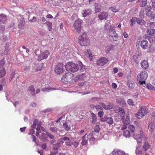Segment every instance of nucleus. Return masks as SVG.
<instances>
[{
    "label": "nucleus",
    "mask_w": 155,
    "mask_h": 155,
    "mask_svg": "<svg viewBox=\"0 0 155 155\" xmlns=\"http://www.w3.org/2000/svg\"><path fill=\"white\" fill-rule=\"evenodd\" d=\"M5 58L1 60L0 61V68H2L5 64Z\"/></svg>",
    "instance_id": "obj_55"
},
{
    "label": "nucleus",
    "mask_w": 155,
    "mask_h": 155,
    "mask_svg": "<svg viewBox=\"0 0 155 155\" xmlns=\"http://www.w3.org/2000/svg\"><path fill=\"white\" fill-rule=\"evenodd\" d=\"M127 103L129 105H131L132 106H134V101L131 99H129L128 100Z\"/></svg>",
    "instance_id": "obj_56"
},
{
    "label": "nucleus",
    "mask_w": 155,
    "mask_h": 155,
    "mask_svg": "<svg viewBox=\"0 0 155 155\" xmlns=\"http://www.w3.org/2000/svg\"><path fill=\"white\" fill-rule=\"evenodd\" d=\"M60 146V144L59 143H57L56 144H54L53 145V149L54 150H57Z\"/></svg>",
    "instance_id": "obj_40"
},
{
    "label": "nucleus",
    "mask_w": 155,
    "mask_h": 155,
    "mask_svg": "<svg viewBox=\"0 0 155 155\" xmlns=\"http://www.w3.org/2000/svg\"><path fill=\"white\" fill-rule=\"evenodd\" d=\"M41 127L38 125L37 126V128L36 129V130H37L36 133V135L38 137L39 135V134L40 133H41V131L40 130Z\"/></svg>",
    "instance_id": "obj_41"
},
{
    "label": "nucleus",
    "mask_w": 155,
    "mask_h": 155,
    "mask_svg": "<svg viewBox=\"0 0 155 155\" xmlns=\"http://www.w3.org/2000/svg\"><path fill=\"white\" fill-rule=\"evenodd\" d=\"M120 7L119 6H116L113 7H110L109 9L110 10L113 12H116L119 10Z\"/></svg>",
    "instance_id": "obj_24"
},
{
    "label": "nucleus",
    "mask_w": 155,
    "mask_h": 155,
    "mask_svg": "<svg viewBox=\"0 0 155 155\" xmlns=\"http://www.w3.org/2000/svg\"><path fill=\"white\" fill-rule=\"evenodd\" d=\"M112 153L113 155H127L124 151L119 150H114Z\"/></svg>",
    "instance_id": "obj_17"
},
{
    "label": "nucleus",
    "mask_w": 155,
    "mask_h": 155,
    "mask_svg": "<svg viewBox=\"0 0 155 155\" xmlns=\"http://www.w3.org/2000/svg\"><path fill=\"white\" fill-rule=\"evenodd\" d=\"M111 29H110L109 31V38L111 41H116L118 39V35L116 33L114 27H111Z\"/></svg>",
    "instance_id": "obj_5"
},
{
    "label": "nucleus",
    "mask_w": 155,
    "mask_h": 155,
    "mask_svg": "<svg viewBox=\"0 0 155 155\" xmlns=\"http://www.w3.org/2000/svg\"><path fill=\"white\" fill-rule=\"evenodd\" d=\"M143 134L142 130H140V134H137L136 133L134 134L133 137L136 140L138 143L142 142L143 139Z\"/></svg>",
    "instance_id": "obj_8"
},
{
    "label": "nucleus",
    "mask_w": 155,
    "mask_h": 155,
    "mask_svg": "<svg viewBox=\"0 0 155 155\" xmlns=\"http://www.w3.org/2000/svg\"><path fill=\"white\" fill-rule=\"evenodd\" d=\"M146 87L147 89L150 90L154 89L155 90V89L153 86L150 84H147Z\"/></svg>",
    "instance_id": "obj_37"
},
{
    "label": "nucleus",
    "mask_w": 155,
    "mask_h": 155,
    "mask_svg": "<svg viewBox=\"0 0 155 155\" xmlns=\"http://www.w3.org/2000/svg\"><path fill=\"white\" fill-rule=\"evenodd\" d=\"M52 89L50 87H49L42 89L41 90V91L44 92H46L50 90H52Z\"/></svg>",
    "instance_id": "obj_62"
},
{
    "label": "nucleus",
    "mask_w": 155,
    "mask_h": 155,
    "mask_svg": "<svg viewBox=\"0 0 155 155\" xmlns=\"http://www.w3.org/2000/svg\"><path fill=\"white\" fill-rule=\"evenodd\" d=\"M148 128L150 132L151 133H152L154 130L155 128L154 123H150L149 124Z\"/></svg>",
    "instance_id": "obj_23"
},
{
    "label": "nucleus",
    "mask_w": 155,
    "mask_h": 155,
    "mask_svg": "<svg viewBox=\"0 0 155 155\" xmlns=\"http://www.w3.org/2000/svg\"><path fill=\"white\" fill-rule=\"evenodd\" d=\"M148 40L149 42L151 43H152L153 44H155V37H150L148 38Z\"/></svg>",
    "instance_id": "obj_36"
},
{
    "label": "nucleus",
    "mask_w": 155,
    "mask_h": 155,
    "mask_svg": "<svg viewBox=\"0 0 155 155\" xmlns=\"http://www.w3.org/2000/svg\"><path fill=\"white\" fill-rule=\"evenodd\" d=\"M116 101L118 103H119L121 105H124L126 104L125 100L123 98L120 99V100H117Z\"/></svg>",
    "instance_id": "obj_35"
},
{
    "label": "nucleus",
    "mask_w": 155,
    "mask_h": 155,
    "mask_svg": "<svg viewBox=\"0 0 155 155\" xmlns=\"http://www.w3.org/2000/svg\"><path fill=\"white\" fill-rule=\"evenodd\" d=\"M127 85L131 89L133 88L135 86V84L134 82L131 80L128 81Z\"/></svg>",
    "instance_id": "obj_21"
},
{
    "label": "nucleus",
    "mask_w": 155,
    "mask_h": 155,
    "mask_svg": "<svg viewBox=\"0 0 155 155\" xmlns=\"http://www.w3.org/2000/svg\"><path fill=\"white\" fill-rule=\"evenodd\" d=\"M121 119L122 120L123 123L124 124L127 125L128 124L130 123V119L129 118V117L127 115L126 117H124L122 118H121Z\"/></svg>",
    "instance_id": "obj_19"
},
{
    "label": "nucleus",
    "mask_w": 155,
    "mask_h": 155,
    "mask_svg": "<svg viewBox=\"0 0 155 155\" xmlns=\"http://www.w3.org/2000/svg\"><path fill=\"white\" fill-rule=\"evenodd\" d=\"M101 122H104L107 123L109 124H111L113 122L112 118L111 117L105 116L104 117L101 119Z\"/></svg>",
    "instance_id": "obj_12"
},
{
    "label": "nucleus",
    "mask_w": 155,
    "mask_h": 155,
    "mask_svg": "<svg viewBox=\"0 0 155 155\" xmlns=\"http://www.w3.org/2000/svg\"><path fill=\"white\" fill-rule=\"evenodd\" d=\"M147 0H143L140 4V6L141 7H144L147 4Z\"/></svg>",
    "instance_id": "obj_43"
},
{
    "label": "nucleus",
    "mask_w": 155,
    "mask_h": 155,
    "mask_svg": "<svg viewBox=\"0 0 155 155\" xmlns=\"http://www.w3.org/2000/svg\"><path fill=\"white\" fill-rule=\"evenodd\" d=\"M63 127L64 129L67 131L71 129V127L70 126L68 125L67 123L64 122L63 123Z\"/></svg>",
    "instance_id": "obj_29"
},
{
    "label": "nucleus",
    "mask_w": 155,
    "mask_h": 155,
    "mask_svg": "<svg viewBox=\"0 0 155 155\" xmlns=\"http://www.w3.org/2000/svg\"><path fill=\"white\" fill-rule=\"evenodd\" d=\"M148 77L147 72L145 71H143L139 73L137 75V80L139 84L141 85L146 84V80Z\"/></svg>",
    "instance_id": "obj_3"
},
{
    "label": "nucleus",
    "mask_w": 155,
    "mask_h": 155,
    "mask_svg": "<svg viewBox=\"0 0 155 155\" xmlns=\"http://www.w3.org/2000/svg\"><path fill=\"white\" fill-rule=\"evenodd\" d=\"M90 50H87V53H86V55L87 57H89L90 58V60L91 61L92 60V55L90 52Z\"/></svg>",
    "instance_id": "obj_42"
},
{
    "label": "nucleus",
    "mask_w": 155,
    "mask_h": 155,
    "mask_svg": "<svg viewBox=\"0 0 155 155\" xmlns=\"http://www.w3.org/2000/svg\"><path fill=\"white\" fill-rule=\"evenodd\" d=\"M6 72L4 68L0 70V78H2L6 74Z\"/></svg>",
    "instance_id": "obj_34"
},
{
    "label": "nucleus",
    "mask_w": 155,
    "mask_h": 155,
    "mask_svg": "<svg viewBox=\"0 0 155 155\" xmlns=\"http://www.w3.org/2000/svg\"><path fill=\"white\" fill-rule=\"evenodd\" d=\"M86 134H85L84 136L82 137V141L81 143L83 146L85 145L87 143L88 139L86 138Z\"/></svg>",
    "instance_id": "obj_25"
},
{
    "label": "nucleus",
    "mask_w": 155,
    "mask_h": 155,
    "mask_svg": "<svg viewBox=\"0 0 155 155\" xmlns=\"http://www.w3.org/2000/svg\"><path fill=\"white\" fill-rule=\"evenodd\" d=\"M147 32L149 35H153L155 34V29H148L147 30Z\"/></svg>",
    "instance_id": "obj_27"
},
{
    "label": "nucleus",
    "mask_w": 155,
    "mask_h": 155,
    "mask_svg": "<svg viewBox=\"0 0 155 155\" xmlns=\"http://www.w3.org/2000/svg\"><path fill=\"white\" fill-rule=\"evenodd\" d=\"M92 115V122L93 124H95L97 120V118L96 115L93 113L91 114Z\"/></svg>",
    "instance_id": "obj_33"
},
{
    "label": "nucleus",
    "mask_w": 155,
    "mask_h": 155,
    "mask_svg": "<svg viewBox=\"0 0 155 155\" xmlns=\"http://www.w3.org/2000/svg\"><path fill=\"white\" fill-rule=\"evenodd\" d=\"M111 27L114 26H112L109 25L107 23H106L104 26V27L105 28V29L106 30H108V29H109V30L110 29H111Z\"/></svg>",
    "instance_id": "obj_50"
},
{
    "label": "nucleus",
    "mask_w": 155,
    "mask_h": 155,
    "mask_svg": "<svg viewBox=\"0 0 155 155\" xmlns=\"http://www.w3.org/2000/svg\"><path fill=\"white\" fill-rule=\"evenodd\" d=\"M47 27H48V29L49 31H51L52 30V23L49 21H46L45 23Z\"/></svg>",
    "instance_id": "obj_28"
},
{
    "label": "nucleus",
    "mask_w": 155,
    "mask_h": 155,
    "mask_svg": "<svg viewBox=\"0 0 155 155\" xmlns=\"http://www.w3.org/2000/svg\"><path fill=\"white\" fill-rule=\"evenodd\" d=\"M65 143L66 145L68 146H70L73 144V142L69 140L67 141Z\"/></svg>",
    "instance_id": "obj_61"
},
{
    "label": "nucleus",
    "mask_w": 155,
    "mask_h": 155,
    "mask_svg": "<svg viewBox=\"0 0 155 155\" xmlns=\"http://www.w3.org/2000/svg\"><path fill=\"white\" fill-rule=\"evenodd\" d=\"M21 21H23L21 23V24H19L18 25V27L20 29H21L23 27V25L25 24V21L23 18L21 19Z\"/></svg>",
    "instance_id": "obj_57"
},
{
    "label": "nucleus",
    "mask_w": 155,
    "mask_h": 155,
    "mask_svg": "<svg viewBox=\"0 0 155 155\" xmlns=\"http://www.w3.org/2000/svg\"><path fill=\"white\" fill-rule=\"evenodd\" d=\"M148 111L146 110L145 106L141 107L139 109L138 112L135 115V116L139 119L142 118L143 116L147 114Z\"/></svg>",
    "instance_id": "obj_6"
},
{
    "label": "nucleus",
    "mask_w": 155,
    "mask_h": 155,
    "mask_svg": "<svg viewBox=\"0 0 155 155\" xmlns=\"http://www.w3.org/2000/svg\"><path fill=\"white\" fill-rule=\"evenodd\" d=\"M49 53L48 50H46L42 52L40 54L38 57V60L41 61L42 60L46 58L48 56Z\"/></svg>",
    "instance_id": "obj_9"
},
{
    "label": "nucleus",
    "mask_w": 155,
    "mask_h": 155,
    "mask_svg": "<svg viewBox=\"0 0 155 155\" xmlns=\"http://www.w3.org/2000/svg\"><path fill=\"white\" fill-rule=\"evenodd\" d=\"M140 46L143 49H146L148 48L149 43L146 40H142L140 42Z\"/></svg>",
    "instance_id": "obj_14"
},
{
    "label": "nucleus",
    "mask_w": 155,
    "mask_h": 155,
    "mask_svg": "<svg viewBox=\"0 0 155 155\" xmlns=\"http://www.w3.org/2000/svg\"><path fill=\"white\" fill-rule=\"evenodd\" d=\"M78 42L82 46H86L90 44V40L86 33L84 32L80 35L78 39Z\"/></svg>",
    "instance_id": "obj_2"
},
{
    "label": "nucleus",
    "mask_w": 155,
    "mask_h": 155,
    "mask_svg": "<svg viewBox=\"0 0 155 155\" xmlns=\"http://www.w3.org/2000/svg\"><path fill=\"white\" fill-rule=\"evenodd\" d=\"M74 27L78 32L80 33L81 28V21L78 20L75 21L74 24Z\"/></svg>",
    "instance_id": "obj_11"
},
{
    "label": "nucleus",
    "mask_w": 155,
    "mask_h": 155,
    "mask_svg": "<svg viewBox=\"0 0 155 155\" xmlns=\"http://www.w3.org/2000/svg\"><path fill=\"white\" fill-rule=\"evenodd\" d=\"M135 153L137 155H140L141 153V151L140 148V147L137 148L135 150Z\"/></svg>",
    "instance_id": "obj_44"
},
{
    "label": "nucleus",
    "mask_w": 155,
    "mask_h": 155,
    "mask_svg": "<svg viewBox=\"0 0 155 155\" xmlns=\"http://www.w3.org/2000/svg\"><path fill=\"white\" fill-rule=\"evenodd\" d=\"M104 114V112L102 110H101L98 113V114L99 117L101 118H102Z\"/></svg>",
    "instance_id": "obj_58"
},
{
    "label": "nucleus",
    "mask_w": 155,
    "mask_h": 155,
    "mask_svg": "<svg viewBox=\"0 0 155 155\" xmlns=\"http://www.w3.org/2000/svg\"><path fill=\"white\" fill-rule=\"evenodd\" d=\"M108 16V14L106 12H101L98 15V17L100 20H106Z\"/></svg>",
    "instance_id": "obj_13"
},
{
    "label": "nucleus",
    "mask_w": 155,
    "mask_h": 155,
    "mask_svg": "<svg viewBox=\"0 0 155 155\" xmlns=\"http://www.w3.org/2000/svg\"><path fill=\"white\" fill-rule=\"evenodd\" d=\"M7 20V16L4 14L0 15V24H5Z\"/></svg>",
    "instance_id": "obj_15"
},
{
    "label": "nucleus",
    "mask_w": 155,
    "mask_h": 155,
    "mask_svg": "<svg viewBox=\"0 0 155 155\" xmlns=\"http://www.w3.org/2000/svg\"><path fill=\"white\" fill-rule=\"evenodd\" d=\"M86 76L87 75L85 74H81L80 75L77 76L75 77V78L76 80H79L80 81H81L83 80Z\"/></svg>",
    "instance_id": "obj_20"
},
{
    "label": "nucleus",
    "mask_w": 155,
    "mask_h": 155,
    "mask_svg": "<svg viewBox=\"0 0 155 155\" xmlns=\"http://www.w3.org/2000/svg\"><path fill=\"white\" fill-rule=\"evenodd\" d=\"M42 65H41V66H40V65H39V64H38L36 65V66H37V67H38L39 66V67L38 68H37V69H36L35 70L36 71H40L43 68V66L44 65V64L42 63Z\"/></svg>",
    "instance_id": "obj_53"
},
{
    "label": "nucleus",
    "mask_w": 155,
    "mask_h": 155,
    "mask_svg": "<svg viewBox=\"0 0 155 155\" xmlns=\"http://www.w3.org/2000/svg\"><path fill=\"white\" fill-rule=\"evenodd\" d=\"M64 64L62 63H58L54 68V71L57 74H60L64 72Z\"/></svg>",
    "instance_id": "obj_7"
},
{
    "label": "nucleus",
    "mask_w": 155,
    "mask_h": 155,
    "mask_svg": "<svg viewBox=\"0 0 155 155\" xmlns=\"http://www.w3.org/2000/svg\"><path fill=\"white\" fill-rule=\"evenodd\" d=\"M123 135L126 137H129L130 136V131L127 130H125L123 132Z\"/></svg>",
    "instance_id": "obj_30"
},
{
    "label": "nucleus",
    "mask_w": 155,
    "mask_h": 155,
    "mask_svg": "<svg viewBox=\"0 0 155 155\" xmlns=\"http://www.w3.org/2000/svg\"><path fill=\"white\" fill-rule=\"evenodd\" d=\"M143 21L142 19H139L138 18H136V21L140 25H142V24L143 22L142 21Z\"/></svg>",
    "instance_id": "obj_60"
},
{
    "label": "nucleus",
    "mask_w": 155,
    "mask_h": 155,
    "mask_svg": "<svg viewBox=\"0 0 155 155\" xmlns=\"http://www.w3.org/2000/svg\"><path fill=\"white\" fill-rule=\"evenodd\" d=\"M150 147V146L147 142H145L144 143L143 147L145 150H147Z\"/></svg>",
    "instance_id": "obj_31"
},
{
    "label": "nucleus",
    "mask_w": 155,
    "mask_h": 155,
    "mask_svg": "<svg viewBox=\"0 0 155 155\" xmlns=\"http://www.w3.org/2000/svg\"><path fill=\"white\" fill-rule=\"evenodd\" d=\"M128 129L132 132H134L135 130V128L133 125H130L128 127Z\"/></svg>",
    "instance_id": "obj_39"
},
{
    "label": "nucleus",
    "mask_w": 155,
    "mask_h": 155,
    "mask_svg": "<svg viewBox=\"0 0 155 155\" xmlns=\"http://www.w3.org/2000/svg\"><path fill=\"white\" fill-rule=\"evenodd\" d=\"M39 138L42 141L45 142H48V140L47 139V134L46 133H42L41 135L39 137Z\"/></svg>",
    "instance_id": "obj_16"
},
{
    "label": "nucleus",
    "mask_w": 155,
    "mask_h": 155,
    "mask_svg": "<svg viewBox=\"0 0 155 155\" xmlns=\"http://www.w3.org/2000/svg\"><path fill=\"white\" fill-rule=\"evenodd\" d=\"M100 130L99 126L98 125H96L94 127V131L96 132H99Z\"/></svg>",
    "instance_id": "obj_51"
},
{
    "label": "nucleus",
    "mask_w": 155,
    "mask_h": 155,
    "mask_svg": "<svg viewBox=\"0 0 155 155\" xmlns=\"http://www.w3.org/2000/svg\"><path fill=\"white\" fill-rule=\"evenodd\" d=\"M5 30V26L2 25H0V33L2 34Z\"/></svg>",
    "instance_id": "obj_48"
},
{
    "label": "nucleus",
    "mask_w": 155,
    "mask_h": 155,
    "mask_svg": "<svg viewBox=\"0 0 155 155\" xmlns=\"http://www.w3.org/2000/svg\"><path fill=\"white\" fill-rule=\"evenodd\" d=\"M136 18L134 17L132 18V19L130 20V21L131 22L130 26H132L134 25L135 23Z\"/></svg>",
    "instance_id": "obj_45"
},
{
    "label": "nucleus",
    "mask_w": 155,
    "mask_h": 155,
    "mask_svg": "<svg viewBox=\"0 0 155 155\" xmlns=\"http://www.w3.org/2000/svg\"><path fill=\"white\" fill-rule=\"evenodd\" d=\"M9 50V47L7 45H6L5 46V48L4 51V54H8V52Z\"/></svg>",
    "instance_id": "obj_47"
},
{
    "label": "nucleus",
    "mask_w": 155,
    "mask_h": 155,
    "mask_svg": "<svg viewBox=\"0 0 155 155\" xmlns=\"http://www.w3.org/2000/svg\"><path fill=\"white\" fill-rule=\"evenodd\" d=\"M88 84V82L87 81H84V82H80L78 84V85L80 86H83L85 85H87Z\"/></svg>",
    "instance_id": "obj_54"
},
{
    "label": "nucleus",
    "mask_w": 155,
    "mask_h": 155,
    "mask_svg": "<svg viewBox=\"0 0 155 155\" xmlns=\"http://www.w3.org/2000/svg\"><path fill=\"white\" fill-rule=\"evenodd\" d=\"M87 139L89 141H93L94 140L93 135L91 133H89L87 134Z\"/></svg>",
    "instance_id": "obj_32"
},
{
    "label": "nucleus",
    "mask_w": 155,
    "mask_h": 155,
    "mask_svg": "<svg viewBox=\"0 0 155 155\" xmlns=\"http://www.w3.org/2000/svg\"><path fill=\"white\" fill-rule=\"evenodd\" d=\"M41 147L43 149H45V150H47L46 144L45 143H43L41 144Z\"/></svg>",
    "instance_id": "obj_59"
},
{
    "label": "nucleus",
    "mask_w": 155,
    "mask_h": 155,
    "mask_svg": "<svg viewBox=\"0 0 155 155\" xmlns=\"http://www.w3.org/2000/svg\"><path fill=\"white\" fill-rule=\"evenodd\" d=\"M74 79L73 74L71 73H67L63 74L61 78V80L63 82L70 83L72 82Z\"/></svg>",
    "instance_id": "obj_4"
},
{
    "label": "nucleus",
    "mask_w": 155,
    "mask_h": 155,
    "mask_svg": "<svg viewBox=\"0 0 155 155\" xmlns=\"http://www.w3.org/2000/svg\"><path fill=\"white\" fill-rule=\"evenodd\" d=\"M50 130L53 132L57 133L58 131V128L55 127H51Z\"/></svg>",
    "instance_id": "obj_49"
},
{
    "label": "nucleus",
    "mask_w": 155,
    "mask_h": 155,
    "mask_svg": "<svg viewBox=\"0 0 155 155\" xmlns=\"http://www.w3.org/2000/svg\"><path fill=\"white\" fill-rule=\"evenodd\" d=\"M46 133L47 134V137H48L51 139H53L54 138V136L52 134L47 132H46Z\"/></svg>",
    "instance_id": "obj_63"
},
{
    "label": "nucleus",
    "mask_w": 155,
    "mask_h": 155,
    "mask_svg": "<svg viewBox=\"0 0 155 155\" xmlns=\"http://www.w3.org/2000/svg\"><path fill=\"white\" fill-rule=\"evenodd\" d=\"M118 111L119 112V114L122 118H124V117H125V113L124 110L122 108H119L118 110Z\"/></svg>",
    "instance_id": "obj_22"
},
{
    "label": "nucleus",
    "mask_w": 155,
    "mask_h": 155,
    "mask_svg": "<svg viewBox=\"0 0 155 155\" xmlns=\"http://www.w3.org/2000/svg\"><path fill=\"white\" fill-rule=\"evenodd\" d=\"M95 108L97 111H98L99 110H102V107L101 105H99L98 104H97L95 105Z\"/></svg>",
    "instance_id": "obj_46"
},
{
    "label": "nucleus",
    "mask_w": 155,
    "mask_h": 155,
    "mask_svg": "<svg viewBox=\"0 0 155 155\" xmlns=\"http://www.w3.org/2000/svg\"><path fill=\"white\" fill-rule=\"evenodd\" d=\"M28 91L31 92V94H32V93H34L35 89L34 86L33 85L30 86L28 88Z\"/></svg>",
    "instance_id": "obj_38"
},
{
    "label": "nucleus",
    "mask_w": 155,
    "mask_h": 155,
    "mask_svg": "<svg viewBox=\"0 0 155 155\" xmlns=\"http://www.w3.org/2000/svg\"><path fill=\"white\" fill-rule=\"evenodd\" d=\"M65 117V115H62V116H61V117H60L59 118H58V119H57L56 120H55V122L57 123H58V122H60V120H61V119L63 118L64 119Z\"/></svg>",
    "instance_id": "obj_64"
},
{
    "label": "nucleus",
    "mask_w": 155,
    "mask_h": 155,
    "mask_svg": "<svg viewBox=\"0 0 155 155\" xmlns=\"http://www.w3.org/2000/svg\"><path fill=\"white\" fill-rule=\"evenodd\" d=\"M141 67L144 69H146L149 67V64L147 61L145 60L142 61L140 63Z\"/></svg>",
    "instance_id": "obj_18"
},
{
    "label": "nucleus",
    "mask_w": 155,
    "mask_h": 155,
    "mask_svg": "<svg viewBox=\"0 0 155 155\" xmlns=\"http://www.w3.org/2000/svg\"><path fill=\"white\" fill-rule=\"evenodd\" d=\"M91 11L89 10H84L82 12L83 16L84 17L88 16L91 14Z\"/></svg>",
    "instance_id": "obj_26"
},
{
    "label": "nucleus",
    "mask_w": 155,
    "mask_h": 155,
    "mask_svg": "<svg viewBox=\"0 0 155 155\" xmlns=\"http://www.w3.org/2000/svg\"><path fill=\"white\" fill-rule=\"evenodd\" d=\"M108 61L107 58L102 57L97 61L96 64L98 66H103L106 64Z\"/></svg>",
    "instance_id": "obj_10"
},
{
    "label": "nucleus",
    "mask_w": 155,
    "mask_h": 155,
    "mask_svg": "<svg viewBox=\"0 0 155 155\" xmlns=\"http://www.w3.org/2000/svg\"><path fill=\"white\" fill-rule=\"evenodd\" d=\"M38 122V120L37 119H35L34 120L33 122V124L31 126V127L32 128H35Z\"/></svg>",
    "instance_id": "obj_52"
},
{
    "label": "nucleus",
    "mask_w": 155,
    "mask_h": 155,
    "mask_svg": "<svg viewBox=\"0 0 155 155\" xmlns=\"http://www.w3.org/2000/svg\"><path fill=\"white\" fill-rule=\"evenodd\" d=\"M64 66L67 71L73 72H77L79 69L81 72H84L86 70L85 66L80 61H78L76 64L69 62L68 63L66 66L65 65Z\"/></svg>",
    "instance_id": "obj_1"
}]
</instances>
